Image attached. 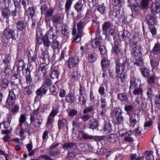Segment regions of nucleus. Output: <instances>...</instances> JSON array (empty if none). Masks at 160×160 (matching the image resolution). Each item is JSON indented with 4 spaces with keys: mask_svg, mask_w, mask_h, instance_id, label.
<instances>
[{
    "mask_svg": "<svg viewBox=\"0 0 160 160\" xmlns=\"http://www.w3.org/2000/svg\"><path fill=\"white\" fill-rule=\"evenodd\" d=\"M129 59L123 57L119 59L115 67L116 73H118L120 72H122L117 75L118 80L122 82H125L126 80L127 75L125 72H123L126 69H127L129 65Z\"/></svg>",
    "mask_w": 160,
    "mask_h": 160,
    "instance_id": "f257e3e1",
    "label": "nucleus"
},
{
    "mask_svg": "<svg viewBox=\"0 0 160 160\" xmlns=\"http://www.w3.org/2000/svg\"><path fill=\"white\" fill-rule=\"evenodd\" d=\"M15 65L17 68V72L18 73H22L23 75H24V73H26L28 71H29V73L32 71V69L30 68L28 66L27 69L25 68V64L24 61L21 59L17 60L15 62Z\"/></svg>",
    "mask_w": 160,
    "mask_h": 160,
    "instance_id": "f03ea898",
    "label": "nucleus"
},
{
    "mask_svg": "<svg viewBox=\"0 0 160 160\" xmlns=\"http://www.w3.org/2000/svg\"><path fill=\"white\" fill-rule=\"evenodd\" d=\"M16 98L15 90L13 89L10 91L6 101L5 105L6 108H10L13 105Z\"/></svg>",
    "mask_w": 160,
    "mask_h": 160,
    "instance_id": "7ed1b4c3",
    "label": "nucleus"
},
{
    "mask_svg": "<svg viewBox=\"0 0 160 160\" xmlns=\"http://www.w3.org/2000/svg\"><path fill=\"white\" fill-rule=\"evenodd\" d=\"M37 52H33L32 51H29L28 54V65L30 68H32V64L36 63V61L37 58Z\"/></svg>",
    "mask_w": 160,
    "mask_h": 160,
    "instance_id": "20e7f679",
    "label": "nucleus"
},
{
    "mask_svg": "<svg viewBox=\"0 0 160 160\" xmlns=\"http://www.w3.org/2000/svg\"><path fill=\"white\" fill-rule=\"evenodd\" d=\"M26 124H27V126L26 125L25 123H24V124H18L16 128L17 130L18 129H19L20 130L19 133L20 136H24V133L26 132L29 135L30 134V129H28V128L29 125L27 122H26Z\"/></svg>",
    "mask_w": 160,
    "mask_h": 160,
    "instance_id": "39448f33",
    "label": "nucleus"
},
{
    "mask_svg": "<svg viewBox=\"0 0 160 160\" xmlns=\"http://www.w3.org/2000/svg\"><path fill=\"white\" fill-rule=\"evenodd\" d=\"M3 36L7 40L15 38L14 31L9 28H7L3 31Z\"/></svg>",
    "mask_w": 160,
    "mask_h": 160,
    "instance_id": "423d86ee",
    "label": "nucleus"
},
{
    "mask_svg": "<svg viewBox=\"0 0 160 160\" xmlns=\"http://www.w3.org/2000/svg\"><path fill=\"white\" fill-rule=\"evenodd\" d=\"M112 53L117 57L120 55H122V52L121 51L120 45L119 42L116 40L114 41V45L112 46Z\"/></svg>",
    "mask_w": 160,
    "mask_h": 160,
    "instance_id": "0eeeda50",
    "label": "nucleus"
},
{
    "mask_svg": "<svg viewBox=\"0 0 160 160\" xmlns=\"http://www.w3.org/2000/svg\"><path fill=\"white\" fill-rule=\"evenodd\" d=\"M79 59L78 57H71L68 60V66L70 68L73 67H77L78 66Z\"/></svg>",
    "mask_w": 160,
    "mask_h": 160,
    "instance_id": "6e6552de",
    "label": "nucleus"
},
{
    "mask_svg": "<svg viewBox=\"0 0 160 160\" xmlns=\"http://www.w3.org/2000/svg\"><path fill=\"white\" fill-rule=\"evenodd\" d=\"M130 33L127 31L123 30L121 32L119 35V39L120 41H123L127 42V40L130 38Z\"/></svg>",
    "mask_w": 160,
    "mask_h": 160,
    "instance_id": "1a4fd4ad",
    "label": "nucleus"
},
{
    "mask_svg": "<svg viewBox=\"0 0 160 160\" xmlns=\"http://www.w3.org/2000/svg\"><path fill=\"white\" fill-rule=\"evenodd\" d=\"M129 126L131 128H134L137 122H139L138 120H137V116L138 115L136 114L129 116Z\"/></svg>",
    "mask_w": 160,
    "mask_h": 160,
    "instance_id": "9d476101",
    "label": "nucleus"
},
{
    "mask_svg": "<svg viewBox=\"0 0 160 160\" xmlns=\"http://www.w3.org/2000/svg\"><path fill=\"white\" fill-rule=\"evenodd\" d=\"M98 121L96 118H92L90 119L88 124V127L92 129H97L99 126Z\"/></svg>",
    "mask_w": 160,
    "mask_h": 160,
    "instance_id": "9b49d317",
    "label": "nucleus"
},
{
    "mask_svg": "<svg viewBox=\"0 0 160 160\" xmlns=\"http://www.w3.org/2000/svg\"><path fill=\"white\" fill-rule=\"evenodd\" d=\"M152 13L156 14L160 12V3L158 2H152L150 6Z\"/></svg>",
    "mask_w": 160,
    "mask_h": 160,
    "instance_id": "f8f14e48",
    "label": "nucleus"
},
{
    "mask_svg": "<svg viewBox=\"0 0 160 160\" xmlns=\"http://www.w3.org/2000/svg\"><path fill=\"white\" fill-rule=\"evenodd\" d=\"M116 37L115 31L113 29H110L106 33V39L108 41H111L112 39L115 40Z\"/></svg>",
    "mask_w": 160,
    "mask_h": 160,
    "instance_id": "ddd939ff",
    "label": "nucleus"
},
{
    "mask_svg": "<svg viewBox=\"0 0 160 160\" xmlns=\"http://www.w3.org/2000/svg\"><path fill=\"white\" fill-rule=\"evenodd\" d=\"M154 14L151 13L148 14L146 17V20L148 26L154 25L156 21Z\"/></svg>",
    "mask_w": 160,
    "mask_h": 160,
    "instance_id": "4468645a",
    "label": "nucleus"
},
{
    "mask_svg": "<svg viewBox=\"0 0 160 160\" xmlns=\"http://www.w3.org/2000/svg\"><path fill=\"white\" fill-rule=\"evenodd\" d=\"M62 148L66 149L68 151L73 150L75 148H78L76 145V143L71 142L64 143L62 146Z\"/></svg>",
    "mask_w": 160,
    "mask_h": 160,
    "instance_id": "2eb2a0df",
    "label": "nucleus"
},
{
    "mask_svg": "<svg viewBox=\"0 0 160 160\" xmlns=\"http://www.w3.org/2000/svg\"><path fill=\"white\" fill-rule=\"evenodd\" d=\"M28 23L25 21L19 20L16 23L17 29L19 31L25 29Z\"/></svg>",
    "mask_w": 160,
    "mask_h": 160,
    "instance_id": "dca6fc26",
    "label": "nucleus"
},
{
    "mask_svg": "<svg viewBox=\"0 0 160 160\" xmlns=\"http://www.w3.org/2000/svg\"><path fill=\"white\" fill-rule=\"evenodd\" d=\"M138 80L136 77L134 76L131 77L130 81V85L129 87V89H133L138 88Z\"/></svg>",
    "mask_w": 160,
    "mask_h": 160,
    "instance_id": "f3484780",
    "label": "nucleus"
},
{
    "mask_svg": "<svg viewBox=\"0 0 160 160\" xmlns=\"http://www.w3.org/2000/svg\"><path fill=\"white\" fill-rule=\"evenodd\" d=\"M15 73L12 77V82L13 85H17L20 82L21 74Z\"/></svg>",
    "mask_w": 160,
    "mask_h": 160,
    "instance_id": "a211bd4d",
    "label": "nucleus"
},
{
    "mask_svg": "<svg viewBox=\"0 0 160 160\" xmlns=\"http://www.w3.org/2000/svg\"><path fill=\"white\" fill-rule=\"evenodd\" d=\"M58 30L56 29L54 30L53 28L50 27L49 30L48 32V34L50 39H52V40L57 39L58 32Z\"/></svg>",
    "mask_w": 160,
    "mask_h": 160,
    "instance_id": "6ab92c4d",
    "label": "nucleus"
},
{
    "mask_svg": "<svg viewBox=\"0 0 160 160\" xmlns=\"http://www.w3.org/2000/svg\"><path fill=\"white\" fill-rule=\"evenodd\" d=\"M103 41V39L100 37L97 38L93 40L91 43V46L93 48H96L98 47H99L100 44Z\"/></svg>",
    "mask_w": 160,
    "mask_h": 160,
    "instance_id": "aec40b11",
    "label": "nucleus"
},
{
    "mask_svg": "<svg viewBox=\"0 0 160 160\" xmlns=\"http://www.w3.org/2000/svg\"><path fill=\"white\" fill-rule=\"evenodd\" d=\"M107 140L112 143H114L117 141L118 139V136L116 133L108 134L106 137Z\"/></svg>",
    "mask_w": 160,
    "mask_h": 160,
    "instance_id": "412c9836",
    "label": "nucleus"
},
{
    "mask_svg": "<svg viewBox=\"0 0 160 160\" xmlns=\"http://www.w3.org/2000/svg\"><path fill=\"white\" fill-rule=\"evenodd\" d=\"M76 99L75 94L72 93H69L65 97L66 102L70 104L73 103Z\"/></svg>",
    "mask_w": 160,
    "mask_h": 160,
    "instance_id": "4be33fe9",
    "label": "nucleus"
},
{
    "mask_svg": "<svg viewBox=\"0 0 160 160\" xmlns=\"http://www.w3.org/2000/svg\"><path fill=\"white\" fill-rule=\"evenodd\" d=\"M67 121V119L64 118L59 120L58 121V125L59 131H60L62 129H64V128L66 127Z\"/></svg>",
    "mask_w": 160,
    "mask_h": 160,
    "instance_id": "5701e85b",
    "label": "nucleus"
},
{
    "mask_svg": "<svg viewBox=\"0 0 160 160\" xmlns=\"http://www.w3.org/2000/svg\"><path fill=\"white\" fill-rule=\"evenodd\" d=\"M147 82L148 85L149 86H153L155 85L156 78H157L155 74H153L151 76H149L147 77Z\"/></svg>",
    "mask_w": 160,
    "mask_h": 160,
    "instance_id": "b1692460",
    "label": "nucleus"
},
{
    "mask_svg": "<svg viewBox=\"0 0 160 160\" xmlns=\"http://www.w3.org/2000/svg\"><path fill=\"white\" fill-rule=\"evenodd\" d=\"M48 90V88L47 87L43 88L42 87L37 90L36 91V93L37 95L42 97L43 95L47 93Z\"/></svg>",
    "mask_w": 160,
    "mask_h": 160,
    "instance_id": "393cba45",
    "label": "nucleus"
},
{
    "mask_svg": "<svg viewBox=\"0 0 160 160\" xmlns=\"http://www.w3.org/2000/svg\"><path fill=\"white\" fill-rule=\"evenodd\" d=\"M48 66L45 63H42L40 64L39 70L42 73L43 77L45 78L47 72V69L48 68Z\"/></svg>",
    "mask_w": 160,
    "mask_h": 160,
    "instance_id": "a878e982",
    "label": "nucleus"
},
{
    "mask_svg": "<svg viewBox=\"0 0 160 160\" xmlns=\"http://www.w3.org/2000/svg\"><path fill=\"white\" fill-rule=\"evenodd\" d=\"M98 57V55L93 52L89 54L88 57V60L90 63H93L97 60Z\"/></svg>",
    "mask_w": 160,
    "mask_h": 160,
    "instance_id": "bb28decb",
    "label": "nucleus"
},
{
    "mask_svg": "<svg viewBox=\"0 0 160 160\" xmlns=\"http://www.w3.org/2000/svg\"><path fill=\"white\" fill-rule=\"evenodd\" d=\"M87 96L79 95L78 103L81 106H86L87 100Z\"/></svg>",
    "mask_w": 160,
    "mask_h": 160,
    "instance_id": "cd10ccee",
    "label": "nucleus"
},
{
    "mask_svg": "<svg viewBox=\"0 0 160 160\" xmlns=\"http://www.w3.org/2000/svg\"><path fill=\"white\" fill-rule=\"evenodd\" d=\"M121 18H122V22L124 24H127L132 21L133 19V16L132 14L128 15L126 17L122 15Z\"/></svg>",
    "mask_w": 160,
    "mask_h": 160,
    "instance_id": "c85d7f7f",
    "label": "nucleus"
},
{
    "mask_svg": "<svg viewBox=\"0 0 160 160\" xmlns=\"http://www.w3.org/2000/svg\"><path fill=\"white\" fill-rule=\"evenodd\" d=\"M52 22L55 24H59L61 20V16L60 14H57L53 15L51 17Z\"/></svg>",
    "mask_w": 160,
    "mask_h": 160,
    "instance_id": "c756f323",
    "label": "nucleus"
},
{
    "mask_svg": "<svg viewBox=\"0 0 160 160\" xmlns=\"http://www.w3.org/2000/svg\"><path fill=\"white\" fill-rule=\"evenodd\" d=\"M72 130H74V129L76 128H79L80 127L81 124L80 122V118H76L75 119L72 121Z\"/></svg>",
    "mask_w": 160,
    "mask_h": 160,
    "instance_id": "7c9ffc66",
    "label": "nucleus"
},
{
    "mask_svg": "<svg viewBox=\"0 0 160 160\" xmlns=\"http://www.w3.org/2000/svg\"><path fill=\"white\" fill-rule=\"evenodd\" d=\"M42 115L41 114H40L38 116H36L35 121L34 122V124H35L36 127H39L42 124Z\"/></svg>",
    "mask_w": 160,
    "mask_h": 160,
    "instance_id": "2f4dec72",
    "label": "nucleus"
},
{
    "mask_svg": "<svg viewBox=\"0 0 160 160\" xmlns=\"http://www.w3.org/2000/svg\"><path fill=\"white\" fill-rule=\"evenodd\" d=\"M77 26L78 29V32L82 34L85 26V24L84 22L82 20H80L77 23Z\"/></svg>",
    "mask_w": 160,
    "mask_h": 160,
    "instance_id": "473e14b6",
    "label": "nucleus"
},
{
    "mask_svg": "<svg viewBox=\"0 0 160 160\" xmlns=\"http://www.w3.org/2000/svg\"><path fill=\"white\" fill-rule=\"evenodd\" d=\"M42 42L45 47L48 48L51 45V42L49 40V37L46 35L43 37Z\"/></svg>",
    "mask_w": 160,
    "mask_h": 160,
    "instance_id": "72a5a7b5",
    "label": "nucleus"
},
{
    "mask_svg": "<svg viewBox=\"0 0 160 160\" xmlns=\"http://www.w3.org/2000/svg\"><path fill=\"white\" fill-rule=\"evenodd\" d=\"M159 62V59H158L154 57L150 59V63L152 69H156L158 66Z\"/></svg>",
    "mask_w": 160,
    "mask_h": 160,
    "instance_id": "f704fd0d",
    "label": "nucleus"
},
{
    "mask_svg": "<svg viewBox=\"0 0 160 160\" xmlns=\"http://www.w3.org/2000/svg\"><path fill=\"white\" fill-rule=\"evenodd\" d=\"M118 98L121 102L127 101L128 99L127 94L125 92L119 93L118 95Z\"/></svg>",
    "mask_w": 160,
    "mask_h": 160,
    "instance_id": "c9c22d12",
    "label": "nucleus"
},
{
    "mask_svg": "<svg viewBox=\"0 0 160 160\" xmlns=\"http://www.w3.org/2000/svg\"><path fill=\"white\" fill-rule=\"evenodd\" d=\"M134 103L136 106H139L141 108H142L144 105L145 102L142 98H137L134 101Z\"/></svg>",
    "mask_w": 160,
    "mask_h": 160,
    "instance_id": "e433bc0d",
    "label": "nucleus"
},
{
    "mask_svg": "<svg viewBox=\"0 0 160 160\" xmlns=\"http://www.w3.org/2000/svg\"><path fill=\"white\" fill-rule=\"evenodd\" d=\"M132 54L136 57H140L141 56V47L139 46H137L133 48Z\"/></svg>",
    "mask_w": 160,
    "mask_h": 160,
    "instance_id": "4c0bfd02",
    "label": "nucleus"
},
{
    "mask_svg": "<svg viewBox=\"0 0 160 160\" xmlns=\"http://www.w3.org/2000/svg\"><path fill=\"white\" fill-rule=\"evenodd\" d=\"M138 38L136 37H133L132 39H129L128 40V44L129 46L133 48V46H135L138 41Z\"/></svg>",
    "mask_w": 160,
    "mask_h": 160,
    "instance_id": "58836bf2",
    "label": "nucleus"
},
{
    "mask_svg": "<svg viewBox=\"0 0 160 160\" xmlns=\"http://www.w3.org/2000/svg\"><path fill=\"white\" fill-rule=\"evenodd\" d=\"M52 40L51 44L52 48L54 50L60 48L61 47V45L58 41L56 40V39Z\"/></svg>",
    "mask_w": 160,
    "mask_h": 160,
    "instance_id": "ea45409f",
    "label": "nucleus"
},
{
    "mask_svg": "<svg viewBox=\"0 0 160 160\" xmlns=\"http://www.w3.org/2000/svg\"><path fill=\"white\" fill-rule=\"evenodd\" d=\"M152 53L154 54H160V43H155L152 50Z\"/></svg>",
    "mask_w": 160,
    "mask_h": 160,
    "instance_id": "a19ab883",
    "label": "nucleus"
},
{
    "mask_svg": "<svg viewBox=\"0 0 160 160\" xmlns=\"http://www.w3.org/2000/svg\"><path fill=\"white\" fill-rule=\"evenodd\" d=\"M75 10L78 12L82 11L83 9V5L81 1H79L75 4L74 6Z\"/></svg>",
    "mask_w": 160,
    "mask_h": 160,
    "instance_id": "79ce46f5",
    "label": "nucleus"
},
{
    "mask_svg": "<svg viewBox=\"0 0 160 160\" xmlns=\"http://www.w3.org/2000/svg\"><path fill=\"white\" fill-rule=\"evenodd\" d=\"M112 124L109 123H108L105 124L102 130L105 133H108L111 132L112 131Z\"/></svg>",
    "mask_w": 160,
    "mask_h": 160,
    "instance_id": "37998d69",
    "label": "nucleus"
},
{
    "mask_svg": "<svg viewBox=\"0 0 160 160\" xmlns=\"http://www.w3.org/2000/svg\"><path fill=\"white\" fill-rule=\"evenodd\" d=\"M122 110L119 108L117 107L114 108L112 113V115L114 117H117L122 115Z\"/></svg>",
    "mask_w": 160,
    "mask_h": 160,
    "instance_id": "c03bdc74",
    "label": "nucleus"
},
{
    "mask_svg": "<svg viewBox=\"0 0 160 160\" xmlns=\"http://www.w3.org/2000/svg\"><path fill=\"white\" fill-rule=\"evenodd\" d=\"M72 3V0H66L65 4V10L67 14H68L69 12Z\"/></svg>",
    "mask_w": 160,
    "mask_h": 160,
    "instance_id": "a18cd8bd",
    "label": "nucleus"
},
{
    "mask_svg": "<svg viewBox=\"0 0 160 160\" xmlns=\"http://www.w3.org/2000/svg\"><path fill=\"white\" fill-rule=\"evenodd\" d=\"M133 109V106L131 105H126L125 106L124 108V110L127 112V114L128 116L133 114L130 113Z\"/></svg>",
    "mask_w": 160,
    "mask_h": 160,
    "instance_id": "49530a36",
    "label": "nucleus"
},
{
    "mask_svg": "<svg viewBox=\"0 0 160 160\" xmlns=\"http://www.w3.org/2000/svg\"><path fill=\"white\" fill-rule=\"evenodd\" d=\"M140 71L144 77H148L150 75V71L146 68H141Z\"/></svg>",
    "mask_w": 160,
    "mask_h": 160,
    "instance_id": "de8ad7c7",
    "label": "nucleus"
},
{
    "mask_svg": "<svg viewBox=\"0 0 160 160\" xmlns=\"http://www.w3.org/2000/svg\"><path fill=\"white\" fill-rule=\"evenodd\" d=\"M132 133V132L131 131H128L127 135L124 137V140L127 142H131L133 141V138L131 137Z\"/></svg>",
    "mask_w": 160,
    "mask_h": 160,
    "instance_id": "09e8293b",
    "label": "nucleus"
},
{
    "mask_svg": "<svg viewBox=\"0 0 160 160\" xmlns=\"http://www.w3.org/2000/svg\"><path fill=\"white\" fill-rule=\"evenodd\" d=\"M98 11L101 14H104L105 13L106 7L103 3L97 6Z\"/></svg>",
    "mask_w": 160,
    "mask_h": 160,
    "instance_id": "8fccbe9b",
    "label": "nucleus"
},
{
    "mask_svg": "<svg viewBox=\"0 0 160 160\" xmlns=\"http://www.w3.org/2000/svg\"><path fill=\"white\" fill-rule=\"evenodd\" d=\"M70 32V28L68 27L65 26L62 27V32L63 36L69 37L68 35Z\"/></svg>",
    "mask_w": 160,
    "mask_h": 160,
    "instance_id": "3c124183",
    "label": "nucleus"
},
{
    "mask_svg": "<svg viewBox=\"0 0 160 160\" xmlns=\"http://www.w3.org/2000/svg\"><path fill=\"white\" fill-rule=\"evenodd\" d=\"M10 108H11L10 111L12 114H16L18 112L20 107L19 105L17 104L12 106Z\"/></svg>",
    "mask_w": 160,
    "mask_h": 160,
    "instance_id": "603ef678",
    "label": "nucleus"
},
{
    "mask_svg": "<svg viewBox=\"0 0 160 160\" xmlns=\"http://www.w3.org/2000/svg\"><path fill=\"white\" fill-rule=\"evenodd\" d=\"M139 87L135 88L134 91H133V94L135 95H142L143 94V91L142 88L140 87L139 85Z\"/></svg>",
    "mask_w": 160,
    "mask_h": 160,
    "instance_id": "864d4df0",
    "label": "nucleus"
},
{
    "mask_svg": "<svg viewBox=\"0 0 160 160\" xmlns=\"http://www.w3.org/2000/svg\"><path fill=\"white\" fill-rule=\"evenodd\" d=\"M129 3L132 5L131 6V8L132 11H136L138 8L137 6L136 5V4L138 6V2H136L137 0H128Z\"/></svg>",
    "mask_w": 160,
    "mask_h": 160,
    "instance_id": "5fc2aeb1",
    "label": "nucleus"
},
{
    "mask_svg": "<svg viewBox=\"0 0 160 160\" xmlns=\"http://www.w3.org/2000/svg\"><path fill=\"white\" fill-rule=\"evenodd\" d=\"M94 106L92 105L88 107H87L83 111L82 113L83 114H88L92 112L94 110Z\"/></svg>",
    "mask_w": 160,
    "mask_h": 160,
    "instance_id": "6e6d98bb",
    "label": "nucleus"
},
{
    "mask_svg": "<svg viewBox=\"0 0 160 160\" xmlns=\"http://www.w3.org/2000/svg\"><path fill=\"white\" fill-rule=\"evenodd\" d=\"M2 14L4 18H8L10 16L11 12L7 8H4L2 10Z\"/></svg>",
    "mask_w": 160,
    "mask_h": 160,
    "instance_id": "4d7b16f0",
    "label": "nucleus"
},
{
    "mask_svg": "<svg viewBox=\"0 0 160 160\" xmlns=\"http://www.w3.org/2000/svg\"><path fill=\"white\" fill-rule=\"evenodd\" d=\"M112 24L111 22H106L102 24V28L103 31H106L112 26Z\"/></svg>",
    "mask_w": 160,
    "mask_h": 160,
    "instance_id": "13d9d810",
    "label": "nucleus"
},
{
    "mask_svg": "<svg viewBox=\"0 0 160 160\" xmlns=\"http://www.w3.org/2000/svg\"><path fill=\"white\" fill-rule=\"evenodd\" d=\"M54 9L52 8H49L47 9L45 13V17L46 18L52 17L54 12Z\"/></svg>",
    "mask_w": 160,
    "mask_h": 160,
    "instance_id": "bf43d9fd",
    "label": "nucleus"
},
{
    "mask_svg": "<svg viewBox=\"0 0 160 160\" xmlns=\"http://www.w3.org/2000/svg\"><path fill=\"white\" fill-rule=\"evenodd\" d=\"M27 12H28L31 18H35L34 15L35 13V10L33 7H29L27 10Z\"/></svg>",
    "mask_w": 160,
    "mask_h": 160,
    "instance_id": "052dcab7",
    "label": "nucleus"
},
{
    "mask_svg": "<svg viewBox=\"0 0 160 160\" xmlns=\"http://www.w3.org/2000/svg\"><path fill=\"white\" fill-rule=\"evenodd\" d=\"M135 64H136L138 66L142 67L144 64V62L143 59L141 57L137 58L136 59L135 62H134Z\"/></svg>",
    "mask_w": 160,
    "mask_h": 160,
    "instance_id": "680f3d73",
    "label": "nucleus"
},
{
    "mask_svg": "<svg viewBox=\"0 0 160 160\" xmlns=\"http://www.w3.org/2000/svg\"><path fill=\"white\" fill-rule=\"evenodd\" d=\"M9 83V81L6 78H3L0 82L1 86L3 88H6L8 86Z\"/></svg>",
    "mask_w": 160,
    "mask_h": 160,
    "instance_id": "e2e57ef3",
    "label": "nucleus"
},
{
    "mask_svg": "<svg viewBox=\"0 0 160 160\" xmlns=\"http://www.w3.org/2000/svg\"><path fill=\"white\" fill-rule=\"evenodd\" d=\"M82 137L84 140H91L93 138V136L91 135L84 132L82 133Z\"/></svg>",
    "mask_w": 160,
    "mask_h": 160,
    "instance_id": "0e129e2a",
    "label": "nucleus"
},
{
    "mask_svg": "<svg viewBox=\"0 0 160 160\" xmlns=\"http://www.w3.org/2000/svg\"><path fill=\"white\" fill-rule=\"evenodd\" d=\"M59 73L57 70L54 69L50 75V78L52 79H58Z\"/></svg>",
    "mask_w": 160,
    "mask_h": 160,
    "instance_id": "69168bd1",
    "label": "nucleus"
},
{
    "mask_svg": "<svg viewBox=\"0 0 160 160\" xmlns=\"http://www.w3.org/2000/svg\"><path fill=\"white\" fill-rule=\"evenodd\" d=\"M27 120V118L25 115L24 114H22L20 117L19 119V123L18 124H23L26 122Z\"/></svg>",
    "mask_w": 160,
    "mask_h": 160,
    "instance_id": "338daca9",
    "label": "nucleus"
},
{
    "mask_svg": "<svg viewBox=\"0 0 160 160\" xmlns=\"http://www.w3.org/2000/svg\"><path fill=\"white\" fill-rule=\"evenodd\" d=\"M142 156H141L139 155H137L136 153L131 154L130 156V158L131 160H140L142 159Z\"/></svg>",
    "mask_w": 160,
    "mask_h": 160,
    "instance_id": "774afa93",
    "label": "nucleus"
}]
</instances>
